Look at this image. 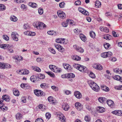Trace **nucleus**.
<instances>
[{
  "label": "nucleus",
  "instance_id": "1",
  "mask_svg": "<svg viewBox=\"0 0 122 122\" xmlns=\"http://www.w3.org/2000/svg\"><path fill=\"white\" fill-rule=\"evenodd\" d=\"M34 26L39 30H42L46 27V25L42 22L37 21L33 24Z\"/></svg>",
  "mask_w": 122,
  "mask_h": 122
},
{
  "label": "nucleus",
  "instance_id": "2",
  "mask_svg": "<svg viewBox=\"0 0 122 122\" xmlns=\"http://www.w3.org/2000/svg\"><path fill=\"white\" fill-rule=\"evenodd\" d=\"M73 67L82 72H86L87 68L85 66L81 65L74 64L73 65Z\"/></svg>",
  "mask_w": 122,
  "mask_h": 122
},
{
  "label": "nucleus",
  "instance_id": "3",
  "mask_svg": "<svg viewBox=\"0 0 122 122\" xmlns=\"http://www.w3.org/2000/svg\"><path fill=\"white\" fill-rule=\"evenodd\" d=\"M88 83L93 90L96 92L99 91L100 88L96 83L91 81H89Z\"/></svg>",
  "mask_w": 122,
  "mask_h": 122
},
{
  "label": "nucleus",
  "instance_id": "4",
  "mask_svg": "<svg viewBox=\"0 0 122 122\" xmlns=\"http://www.w3.org/2000/svg\"><path fill=\"white\" fill-rule=\"evenodd\" d=\"M56 115L59 118V119L61 121L63 122H65L66 121L65 117L62 114L59 113H56Z\"/></svg>",
  "mask_w": 122,
  "mask_h": 122
},
{
  "label": "nucleus",
  "instance_id": "5",
  "mask_svg": "<svg viewBox=\"0 0 122 122\" xmlns=\"http://www.w3.org/2000/svg\"><path fill=\"white\" fill-rule=\"evenodd\" d=\"M18 34L15 32H13L12 33L11 36L13 39L16 41H17L18 40Z\"/></svg>",
  "mask_w": 122,
  "mask_h": 122
},
{
  "label": "nucleus",
  "instance_id": "6",
  "mask_svg": "<svg viewBox=\"0 0 122 122\" xmlns=\"http://www.w3.org/2000/svg\"><path fill=\"white\" fill-rule=\"evenodd\" d=\"M57 14L59 17L62 19L64 18L66 16L64 13L60 10L57 11Z\"/></svg>",
  "mask_w": 122,
  "mask_h": 122
},
{
  "label": "nucleus",
  "instance_id": "7",
  "mask_svg": "<svg viewBox=\"0 0 122 122\" xmlns=\"http://www.w3.org/2000/svg\"><path fill=\"white\" fill-rule=\"evenodd\" d=\"M78 10L80 12L85 15H89L88 12L82 8L81 7L79 8H78Z\"/></svg>",
  "mask_w": 122,
  "mask_h": 122
},
{
  "label": "nucleus",
  "instance_id": "8",
  "mask_svg": "<svg viewBox=\"0 0 122 122\" xmlns=\"http://www.w3.org/2000/svg\"><path fill=\"white\" fill-rule=\"evenodd\" d=\"M35 94L37 96H42L43 95V92L40 90H34Z\"/></svg>",
  "mask_w": 122,
  "mask_h": 122
},
{
  "label": "nucleus",
  "instance_id": "9",
  "mask_svg": "<svg viewBox=\"0 0 122 122\" xmlns=\"http://www.w3.org/2000/svg\"><path fill=\"white\" fill-rule=\"evenodd\" d=\"M106 102L108 105L111 108H113L114 107L115 104L111 100H108Z\"/></svg>",
  "mask_w": 122,
  "mask_h": 122
},
{
  "label": "nucleus",
  "instance_id": "10",
  "mask_svg": "<svg viewBox=\"0 0 122 122\" xmlns=\"http://www.w3.org/2000/svg\"><path fill=\"white\" fill-rule=\"evenodd\" d=\"M63 66L64 68L68 71H70L71 70V68L70 66L66 63H64Z\"/></svg>",
  "mask_w": 122,
  "mask_h": 122
},
{
  "label": "nucleus",
  "instance_id": "11",
  "mask_svg": "<svg viewBox=\"0 0 122 122\" xmlns=\"http://www.w3.org/2000/svg\"><path fill=\"white\" fill-rule=\"evenodd\" d=\"M114 114L119 116H122V111L120 110H116L112 112Z\"/></svg>",
  "mask_w": 122,
  "mask_h": 122
},
{
  "label": "nucleus",
  "instance_id": "12",
  "mask_svg": "<svg viewBox=\"0 0 122 122\" xmlns=\"http://www.w3.org/2000/svg\"><path fill=\"white\" fill-rule=\"evenodd\" d=\"M93 66L94 68L98 70H101L102 69V66L100 64H94L93 65Z\"/></svg>",
  "mask_w": 122,
  "mask_h": 122
},
{
  "label": "nucleus",
  "instance_id": "13",
  "mask_svg": "<svg viewBox=\"0 0 122 122\" xmlns=\"http://www.w3.org/2000/svg\"><path fill=\"white\" fill-rule=\"evenodd\" d=\"M48 100L50 103L52 104H54L55 102V100L53 97L49 96L48 98Z\"/></svg>",
  "mask_w": 122,
  "mask_h": 122
},
{
  "label": "nucleus",
  "instance_id": "14",
  "mask_svg": "<svg viewBox=\"0 0 122 122\" xmlns=\"http://www.w3.org/2000/svg\"><path fill=\"white\" fill-rule=\"evenodd\" d=\"M74 95L76 98L78 99L81 98L82 96L81 93L77 91L75 92Z\"/></svg>",
  "mask_w": 122,
  "mask_h": 122
},
{
  "label": "nucleus",
  "instance_id": "15",
  "mask_svg": "<svg viewBox=\"0 0 122 122\" xmlns=\"http://www.w3.org/2000/svg\"><path fill=\"white\" fill-rule=\"evenodd\" d=\"M19 72H21V74L26 75L28 74L29 73V71L28 70L25 69L22 70H20Z\"/></svg>",
  "mask_w": 122,
  "mask_h": 122
},
{
  "label": "nucleus",
  "instance_id": "16",
  "mask_svg": "<svg viewBox=\"0 0 122 122\" xmlns=\"http://www.w3.org/2000/svg\"><path fill=\"white\" fill-rule=\"evenodd\" d=\"M75 106L76 108L79 110H80L82 108L81 104L79 102L76 103L75 104Z\"/></svg>",
  "mask_w": 122,
  "mask_h": 122
},
{
  "label": "nucleus",
  "instance_id": "17",
  "mask_svg": "<svg viewBox=\"0 0 122 122\" xmlns=\"http://www.w3.org/2000/svg\"><path fill=\"white\" fill-rule=\"evenodd\" d=\"M98 100L100 103L103 104L106 102L107 99L104 97H100L98 98Z\"/></svg>",
  "mask_w": 122,
  "mask_h": 122
},
{
  "label": "nucleus",
  "instance_id": "18",
  "mask_svg": "<svg viewBox=\"0 0 122 122\" xmlns=\"http://www.w3.org/2000/svg\"><path fill=\"white\" fill-rule=\"evenodd\" d=\"M62 108L64 110L66 111H67L69 108V106L67 104L64 103L62 105Z\"/></svg>",
  "mask_w": 122,
  "mask_h": 122
},
{
  "label": "nucleus",
  "instance_id": "19",
  "mask_svg": "<svg viewBox=\"0 0 122 122\" xmlns=\"http://www.w3.org/2000/svg\"><path fill=\"white\" fill-rule=\"evenodd\" d=\"M32 69L34 71L38 72H40L41 71V69L39 67L36 66H32Z\"/></svg>",
  "mask_w": 122,
  "mask_h": 122
},
{
  "label": "nucleus",
  "instance_id": "20",
  "mask_svg": "<svg viewBox=\"0 0 122 122\" xmlns=\"http://www.w3.org/2000/svg\"><path fill=\"white\" fill-rule=\"evenodd\" d=\"M20 86L22 88L25 89L29 88V85L28 84L22 83L20 85Z\"/></svg>",
  "mask_w": 122,
  "mask_h": 122
},
{
  "label": "nucleus",
  "instance_id": "21",
  "mask_svg": "<svg viewBox=\"0 0 122 122\" xmlns=\"http://www.w3.org/2000/svg\"><path fill=\"white\" fill-rule=\"evenodd\" d=\"M97 111L99 112L102 113L105 111V109L102 107H98L97 108Z\"/></svg>",
  "mask_w": 122,
  "mask_h": 122
},
{
  "label": "nucleus",
  "instance_id": "22",
  "mask_svg": "<svg viewBox=\"0 0 122 122\" xmlns=\"http://www.w3.org/2000/svg\"><path fill=\"white\" fill-rule=\"evenodd\" d=\"M38 107L39 108L43 111H44L46 109V107L45 106L42 104L39 105Z\"/></svg>",
  "mask_w": 122,
  "mask_h": 122
},
{
  "label": "nucleus",
  "instance_id": "23",
  "mask_svg": "<svg viewBox=\"0 0 122 122\" xmlns=\"http://www.w3.org/2000/svg\"><path fill=\"white\" fill-rule=\"evenodd\" d=\"M15 117L16 119L18 120H19L22 118V115L20 113H17Z\"/></svg>",
  "mask_w": 122,
  "mask_h": 122
},
{
  "label": "nucleus",
  "instance_id": "24",
  "mask_svg": "<svg viewBox=\"0 0 122 122\" xmlns=\"http://www.w3.org/2000/svg\"><path fill=\"white\" fill-rule=\"evenodd\" d=\"M114 72L119 73V74L122 73V70L121 69H119L118 68H117L113 69Z\"/></svg>",
  "mask_w": 122,
  "mask_h": 122
},
{
  "label": "nucleus",
  "instance_id": "25",
  "mask_svg": "<svg viewBox=\"0 0 122 122\" xmlns=\"http://www.w3.org/2000/svg\"><path fill=\"white\" fill-rule=\"evenodd\" d=\"M79 36L80 38L82 41L85 42L86 41V37L84 35L82 34H80Z\"/></svg>",
  "mask_w": 122,
  "mask_h": 122
},
{
  "label": "nucleus",
  "instance_id": "26",
  "mask_svg": "<svg viewBox=\"0 0 122 122\" xmlns=\"http://www.w3.org/2000/svg\"><path fill=\"white\" fill-rule=\"evenodd\" d=\"M29 5L31 7L35 8L36 7L37 5L35 3L30 2L29 4Z\"/></svg>",
  "mask_w": 122,
  "mask_h": 122
},
{
  "label": "nucleus",
  "instance_id": "27",
  "mask_svg": "<svg viewBox=\"0 0 122 122\" xmlns=\"http://www.w3.org/2000/svg\"><path fill=\"white\" fill-rule=\"evenodd\" d=\"M61 68H58L56 66L53 72L56 73H60L61 72Z\"/></svg>",
  "mask_w": 122,
  "mask_h": 122
},
{
  "label": "nucleus",
  "instance_id": "28",
  "mask_svg": "<svg viewBox=\"0 0 122 122\" xmlns=\"http://www.w3.org/2000/svg\"><path fill=\"white\" fill-rule=\"evenodd\" d=\"M67 78H73L75 77V75L72 73L67 74Z\"/></svg>",
  "mask_w": 122,
  "mask_h": 122
},
{
  "label": "nucleus",
  "instance_id": "29",
  "mask_svg": "<svg viewBox=\"0 0 122 122\" xmlns=\"http://www.w3.org/2000/svg\"><path fill=\"white\" fill-rule=\"evenodd\" d=\"M2 97L3 100H4L8 102L9 100V96L7 95H3Z\"/></svg>",
  "mask_w": 122,
  "mask_h": 122
},
{
  "label": "nucleus",
  "instance_id": "30",
  "mask_svg": "<svg viewBox=\"0 0 122 122\" xmlns=\"http://www.w3.org/2000/svg\"><path fill=\"white\" fill-rule=\"evenodd\" d=\"M10 19L12 21L15 22L17 20V18L14 15H11L10 17Z\"/></svg>",
  "mask_w": 122,
  "mask_h": 122
},
{
  "label": "nucleus",
  "instance_id": "31",
  "mask_svg": "<svg viewBox=\"0 0 122 122\" xmlns=\"http://www.w3.org/2000/svg\"><path fill=\"white\" fill-rule=\"evenodd\" d=\"M75 49L77 51L81 53H82L84 52V50L83 49L80 47L76 46Z\"/></svg>",
  "mask_w": 122,
  "mask_h": 122
},
{
  "label": "nucleus",
  "instance_id": "32",
  "mask_svg": "<svg viewBox=\"0 0 122 122\" xmlns=\"http://www.w3.org/2000/svg\"><path fill=\"white\" fill-rule=\"evenodd\" d=\"M112 36L109 35H107L104 36L103 38L107 40H109L112 38Z\"/></svg>",
  "mask_w": 122,
  "mask_h": 122
},
{
  "label": "nucleus",
  "instance_id": "33",
  "mask_svg": "<svg viewBox=\"0 0 122 122\" xmlns=\"http://www.w3.org/2000/svg\"><path fill=\"white\" fill-rule=\"evenodd\" d=\"M47 33L49 35H56V32L53 30L48 31Z\"/></svg>",
  "mask_w": 122,
  "mask_h": 122
},
{
  "label": "nucleus",
  "instance_id": "34",
  "mask_svg": "<svg viewBox=\"0 0 122 122\" xmlns=\"http://www.w3.org/2000/svg\"><path fill=\"white\" fill-rule=\"evenodd\" d=\"M73 59L76 61H79L81 59L80 57L77 56H74L73 57Z\"/></svg>",
  "mask_w": 122,
  "mask_h": 122
},
{
  "label": "nucleus",
  "instance_id": "35",
  "mask_svg": "<svg viewBox=\"0 0 122 122\" xmlns=\"http://www.w3.org/2000/svg\"><path fill=\"white\" fill-rule=\"evenodd\" d=\"M101 2L99 1H96L95 3V5L97 8L100 7L101 5Z\"/></svg>",
  "mask_w": 122,
  "mask_h": 122
},
{
  "label": "nucleus",
  "instance_id": "36",
  "mask_svg": "<svg viewBox=\"0 0 122 122\" xmlns=\"http://www.w3.org/2000/svg\"><path fill=\"white\" fill-rule=\"evenodd\" d=\"M41 87L43 89L47 88L48 87L47 85L45 83H42L40 85Z\"/></svg>",
  "mask_w": 122,
  "mask_h": 122
},
{
  "label": "nucleus",
  "instance_id": "37",
  "mask_svg": "<svg viewBox=\"0 0 122 122\" xmlns=\"http://www.w3.org/2000/svg\"><path fill=\"white\" fill-rule=\"evenodd\" d=\"M4 66L3 69L5 68H10L11 67V66L8 63H4Z\"/></svg>",
  "mask_w": 122,
  "mask_h": 122
},
{
  "label": "nucleus",
  "instance_id": "38",
  "mask_svg": "<svg viewBox=\"0 0 122 122\" xmlns=\"http://www.w3.org/2000/svg\"><path fill=\"white\" fill-rule=\"evenodd\" d=\"M101 87L102 90L108 92L109 90V88L106 86H102Z\"/></svg>",
  "mask_w": 122,
  "mask_h": 122
},
{
  "label": "nucleus",
  "instance_id": "39",
  "mask_svg": "<svg viewBox=\"0 0 122 122\" xmlns=\"http://www.w3.org/2000/svg\"><path fill=\"white\" fill-rule=\"evenodd\" d=\"M30 79L32 82H34L36 80V76L35 75H33L31 76L30 77Z\"/></svg>",
  "mask_w": 122,
  "mask_h": 122
},
{
  "label": "nucleus",
  "instance_id": "40",
  "mask_svg": "<svg viewBox=\"0 0 122 122\" xmlns=\"http://www.w3.org/2000/svg\"><path fill=\"white\" fill-rule=\"evenodd\" d=\"M46 73L48 74L50 76L52 77L53 78H55V76L54 74L52 72L47 71L46 72Z\"/></svg>",
  "mask_w": 122,
  "mask_h": 122
},
{
  "label": "nucleus",
  "instance_id": "41",
  "mask_svg": "<svg viewBox=\"0 0 122 122\" xmlns=\"http://www.w3.org/2000/svg\"><path fill=\"white\" fill-rule=\"evenodd\" d=\"M90 36L92 38H94L96 36L95 33L94 32L92 31H91L90 32Z\"/></svg>",
  "mask_w": 122,
  "mask_h": 122
},
{
  "label": "nucleus",
  "instance_id": "42",
  "mask_svg": "<svg viewBox=\"0 0 122 122\" xmlns=\"http://www.w3.org/2000/svg\"><path fill=\"white\" fill-rule=\"evenodd\" d=\"M15 62H18L20 61V60H23V57L21 56H19L18 57V58H15Z\"/></svg>",
  "mask_w": 122,
  "mask_h": 122
},
{
  "label": "nucleus",
  "instance_id": "43",
  "mask_svg": "<svg viewBox=\"0 0 122 122\" xmlns=\"http://www.w3.org/2000/svg\"><path fill=\"white\" fill-rule=\"evenodd\" d=\"M13 93L14 95L15 96H18L20 94L19 91L18 90H14Z\"/></svg>",
  "mask_w": 122,
  "mask_h": 122
},
{
  "label": "nucleus",
  "instance_id": "44",
  "mask_svg": "<svg viewBox=\"0 0 122 122\" xmlns=\"http://www.w3.org/2000/svg\"><path fill=\"white\" fill-rule=\"evenodd\" d=\"M0 11H2L5 10L6 9V7L4 5L1 4Z\"/></svg>",
  "mask_w": 122,
  "mask_h": 122
},
{
  "label": "nucleus",
  "instance_id": "45",
  "mask_svg": "<svg viewBox=\"0 0 122 122\" xmlns=\"http://www.w3.org/2000/svg\"><path fill=\"white\" fill-rule=\"evenodd\" d=\"M104 46L106 49H108L110 45L108 43H105L104 44Z\"/></svg>",
  "mask_w": 122,
  "mask_h": 122
},
{
  "label": "nucleus",
  "instance_id": "46",
  "mask_svg": "<svg viewBox=\"0 0 122 122\" xmlns=\"http://www.w3.org/2000/svg\"><path fill=\"white\" fill-rule=\"evenodd\" d=\"M56 66L53 65H50L49 66V67L52 71H53Z\"/></svg>",
  "mask_w": 122,
  "mask_h": 122
},
{
  "label": "nucleus",
  "instance_id": "47",
  "mask_svg": "<svg viewBox=\"0 0 122 122\" xmlns=\"http://www.w3.org/2000/svg\"><path fill=\"white\" fill-rule=\"evenodd\" d=\"M89 76L92 78H95L96 77L95 76L92 72H91L89 74Z\"/></svg>",
  "mask_w": 122,
  "mask_h": 122
},
{
  "label": "nucleus",
  "instance_id": "48",
  "mask_svg": "<svg viewBox=\"0 0 122 122\" xmlns=\"http://www.w3.org/2000/svg\"><path fill=\"white\" fill-rule=\"evenodd\" d=\"M114 88L117 90H122V85L119 86H114Z\"/></svg>",
  "mask_w": 122,
  "mask_h": 122
},
{
  "label": "nucleus",
  "instance_id": "49",
  "mask_svg": "<svg viewBox=\"0 0 122 122\" xmlns=\"http://www.w3.org/2000/svg\"><path fill=\"white\" fill-rule=\"evenodd\" d=\"M113 78L115 80L117 81H120V77L119 76H115L113 77Z\"/></svg>",
  "mask_w": 122,
  "mask_h": 122
},
{
  "label": "nucleus",
  "instance_id": "50",
  "mask_svg": "<svg viewBox=\"0 0 122 122\" xmlns=\"http://www.w3.org/2000/svg\"><path fill=\"white\" fill-rule=\"evenodd\" d=\"M51 115V114L48 112L46 113L45 114L46 118L48 119H49L50 118Z\"/></svg>",
  "mask_w": 122,
  "mask_h": 122
},
{
  "label": "nucleus",
  "instance_id": "51",
  "mask_svg": "<svg viewBox=\"0 0 122 122\" xmlns=\"http://www.w3.org/2000/svg\"><path fill=\"white\" fill-rule=\"evenodd\" d=\"M101 55L102 57L103 58H106L107 57V53L106 52H104V53H102L101 54Z\"/></svg>",
  "mask_w": 122,
  "mask_h": 122
},
{
  "label": "nucleus",
  "instance_id": "52",
  "mask_svg": "<svg viewBox=\"0 0 122 122\" xmlns=\"http://www.w3.org/2000/svg\"><path fill=\"white\" fill-rule=\"evenodd\" d=\"M25 30H27L29 29V26L28 24H25L23 26Z\"/></svg>",
  "mask_w": 122,
  "mask_h": 122
},
{
  "label": "nucleus",
  "instance_id": "53",
  "mask_svg": "<svg viewBox=\"0 0 122 122\" xmlns=\"http://www.w3.org/2000/svg\"><path fill=\"white\" fill-rule=\"evenodd\" d=\"M39 78L40 79H43L45 78V76L44 74H40L39 75Z\"/></svg>",
  "mask_w": 122,
  "mask_h": 122
},
{
  "label": "nucleus",
  "instance_id": "54",
  "mask_svg": "<svg viewBox=\"0 0 122 122\" xmlns=\"http://www.w3.org/2000/svg\"><path fill=\"white\" fill-rule=\"evenodd\" d=\"M67 43V41L66 39L62 38L61 43H62L63 44H66Z\"/></svg>",
  "mask_w": 122,
  "mask_h": 122
},
{
  "label": "nucleus",
  "instance_id": "55",
  "mask_svg": "<svg viewBox=\"0 0 122 122\" xmlns=\"http://www.w3.org/2000/svg\"><path fill=\"white\" fill-rule=\"evenodd\" d=\"M59 48L58 50L59 51L61 52H63L65 51V49L63 47L61 46Z\"/></svg>",
  "mask_w": 122,
  "mask_h": 122
},
{
  "label": "nucleus",
  "instance_id": "56",
  "mask_svg": "<svg viewBox=\"0 0 122 122\" xmlns=\"http://www.w3.org/2000/svg\"><path fill=\"white\" fill-rule=\"evenodd\" d=\"M7 107L6 106H3L2 107V108L1 109V110L4 112L5 111L7 110Z\"/></svg>",
  "mask_w": 122,
  "mask_h": 122
},
{
  "label": "nucleus",
  "instance_id": "57",
  "mask_svg": "<svg viewBox=\"0 0 122 122\" xmlns=\"http://www.w3.org/2000/svg\"><path fill=\"white\" fill-rule=\"evenodd\" d=\"M73 21L72 20L70 19H68L66 20V22L67 23H69L71 25H72L73 24Z\"/></svg>",
  "mask_w": 122,
  "mask_h": 122
},
{
  "label": "nucleus",
  "instance_id": "58",
  "mask_svg": "<svg viewBox=\"0 0 122 122\" xmlns=\"http://www.w3.org/2000/svg\"><path fill=\"white\" fill-rule=\"evenodd\" d=\"M81 2L80 0H77L75 2V4L76 5H80L81 4Z\"/></svg>",
  "mask_w": 122,
  "mask_h": 122
},
{
  "label": "nucleus",
  "instance_id": "59",
  "mask_svg": "<svg viewBox=\"0 0 122 122\" xmlns=\"http://www.w3.org/2000/svg\"><path fill=\"white\" fill-rule=\"evenodd\" d=\"M43 120L41 118H37L35 122H43Z\"/></svg>",
  "mask_w": 122,
  "mask_h": 122
},
{
  "label": "nucleus",
  "instance_id": "60",
  "mask_svg": "<svg viewBox=\"0 0 122 122\" xmlns=\"http://www.w3.org/2000/svg\"><path fill=\"white\" fill-rule=\"evenodd\" d=\"M107 54V57H109L111 56L112 55V53L111 52H106Z\"/></svg>",
  "mask_w": 122,
  "mask_h": 122
},
{
  "label": "nucleus",
  "instance_id": "61",
  "mask_svg": "<svg viewBox=\"0 0 122 122\" xmlns=\"http://www.w3.org/2000/svg\"><path fill=\"white\" fill-rule=\"evenodd\" d=\"M65 3L64 2H62L60 3L59 4V6L61 8H63L64 7Z\"/></svg>",
  "mask_w": 122,
  "mask_h": 122
},
{
  "label": "nucleus",
  "instance_id": "62",
  "mask_svg": "<svg viewBox=\"0 0 122 122\" xmlns=\"http://www.w3.org/2000/svg\"><path fill=\"white\" fill-rule=\"evenodd\" d=\"M30 31H27L24 32V34L26 35L30 36Z\"/></svg>",
  "mask_w": 122,
  "mask_h": 122
},
{
  "label": "nucleus",
  "instance_id": "63",
  "mask_svg": "<svg viewBox=\"0 0 122 122\" xmlns=\"http://www.w3.org/2000/svg\"><path fill=\"white\" fill-rule=\"evenodd\" d=\"M7 44H3L1 45H0V47L3 48L4 49H5V47L7 46Z\"/></svg>",
  "mask_w": 122,
  "mask_h": 122
},
{
  "label": "nucleus",
  "instance_id": "64",
  "mask_svg": "<svg viewBox=\"0 0 122 122\" xmlns=\"http://www.w3.org/2000/svg\"><path fill=\"white\" fill-rule=\"evenodd\" d=\"M21 102L23 103H25L26 102V98L25 97H22L21 98Z\"/></svg>",
  "mask_w": 122,
  "mask_h": 122
}]
</instances>
